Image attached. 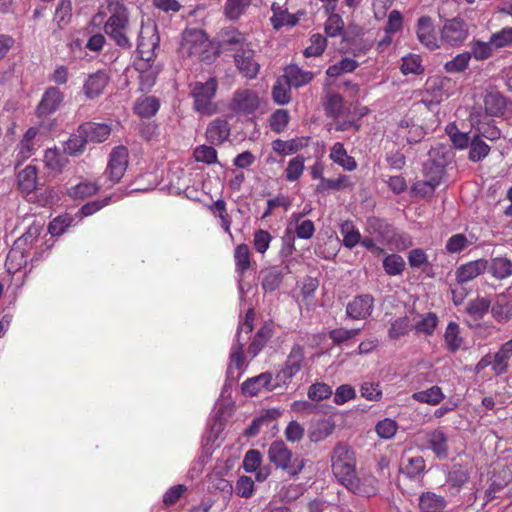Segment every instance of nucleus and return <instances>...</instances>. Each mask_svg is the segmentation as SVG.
Listing matches in <instances>:
<instances>
[{
  "instance_id": "obj_1",
  "label": "nucleus",
  "mask_w": 512,
  "mask_h": 512,
  "mask_svg": "<svg viewBox=\"0 0 512 512\" xmlns=\"http://www.w3.org/2000/svg\"><path fill=\"white\" fill-rule=\"evenodd\" d=\"M108 9L111 15L104 26L105 33L116 45L130 49L132 45L127 35L129 30L127 9L118 0H109Z\"/></svg>"
},
{
  "instance_id": "obj_2",
  "label": "nucleus",
  "mask_w": 512,
  "mask_h": 512,
  "mask_svg": "<svg viewBox=\"0 0 512 512\" xmlns=\"http://www.w3.org/2000/svg\"><path fill=\"white\" fill-rule=\"evenodd\" d=\"M212 43L202 29L187 28L182 33L179 54L182 58H197L199 61H210L212 56Z\"/></svg>"
},
{
  "instance_id": "obj_3",
  "label": "nucleus",
  "mask_w": 512,
  "mask_h": 512,
  "mask_svg": "<svg viewBox=\"0 0 512 512\" xmlns=\"http://www.w3.org/2000/svg\"><path fill=\"white\" fill-rule=\"evenodd\" d=\"M331 470L337 481L345 486L356 475L355 451L345 443H337L331 453Z\"/></svg>"
},
{
  "instance_id": "obj_4",
  "label": "nucleus",
  "mask_w": 512,
  "mask_h": 512,
  "mask_svg": "<svg viewBox=\"0 0 512 512\" xmlns=\"http://www.w3.org/2000/svg\"><path fill=\"white\" fill-rule=\"evenodd\" d=\"M268 457L277 468L285 470L289 475H298L304 463L298 457H293L292 451L283 441H275L270 445Z\"/></svg>"
},
{
  "instance_id": "obj_5",
  "label": "nucleus",
  "mask_w": 512,
  "mask_h": 512,
  "mask_svg": "<svg viewBox=\"0 0 512 512\" xmlns=\"http://www.w3.org/2000/svg\"><path fill=\"white\" fill-rule=\"evenodd\" d=\"M468 36L469 25L462 17L444 20L440 30V41L443 46L460 47Z\"/></svg>"
},
{
  "instance_id": "obj_6",
  "label": "nucleus",
  "mask_w": 512,
  "mask_h": 512,
  "mask_svg": "<svg viewBox=\"0 0 512 512\" xmlns=\"http://www.w3.org/2000/svg\"><path fill=\"white\" fill-rule=\"evenodd\" d=\"M190 87V94L194 99V109L205 115L213 114L215 109L212 100L216 94L217 81L214 78H210L204 83L195 82Z\"/></svg>"
},
{
  "instance_id": "obj_7",
  "label": "nucleus",
  "mask_w": 512,
  "mask_h": 512,
  "mask_svg": "<svg viewBox=\"0 0 512 512\" xmlns=\"http://www.w3.org/2000/svg\"><path fill=\"white\" fill-rule=\"evenodd\" d=\"M228 108L237 115L253 120L256 112V91L247 88L237 89L229 102Z\"/></svg>"
},
{
  "instance_id": "obj_8",
  "label": "nucleus",
  "mask_w": 512,
  "mask_h": 512,
  "mask_svg": "<svg viewBox=\"0 0 512 512\" xmlns=\"http://www.w3.org/2000/svg\"><path fill=\"white\" fill-rule=\"evenodd\" d=\"M485 114L491 117L512 116V101L496 90L487 91L483 96Z\"/></svg>"
},
{
  "instance_id": "obj_9",
  "label": "nucleus",
  "mask_w": 512,
  "mask_h": 512,
  "mask_svg": "<svg viewBox=\"0 0 512 512\" xmlns=\"http://www.w3.org/2000/svg\"><path fill=\"white\" fill-rule=\"evenodd\" d=\"M399 473L408 480L419 483L426 473V461L420 455L404 452L400 458Z\"/></svg>"
},
{
  "instance_id": "obj_10",
  "label": "nucleus",
  "mask_w": 512,
  "mask_h": 512,
  "mask_svg": "<svg viewBox=\"0 0 512 512\" xmlns=\"http://www.w3.org/2000/svg\"><path fill=\"white\" fill-rule=\"evenodd\" d=\"M160 37L157 33V27H141L138 36L137 52L142 60L151 61L154 57V51L158 48Z\"/></svg>"
},
{
  "instance_id": "obj_11",
  "label": "nucleus",
  "mask_w": 512,
  "mask_h": 512,
  "mask_svg": "<svg viewBox=\"0 0 512 512\" xmlns=\"http://www.w3.org/2000/svg\"><path fill=\"white\" fill-rule=\"evenodd\" d=\"M129 153L124 146L113 148L109 156L106 173L113 183H117L123 177L128 167Z\"/></svg>"
},
{
  "instance_id": "obj_12",
  "label": "nucleus",
  "mask_w": 512,
  "mask_h": 512,
  "mask_svg": "<svg viewBox=\"0 0 512 512\" xmlns=\"http://www.w3.org/2000/svg\"><path fill=\"white\" fill-rule=\"evenodd\" d=\"M422 449L431 450L439 459L448 456V437L441 428L425 433L422 438Z\"/></svg>"
},
{
  "instance_id": "obj_13",
  "label": "nucleus",
  "mask_w": 512,
  "mask_h": 512,
  "mask_svg": "<svg viewBox=\"0 0 512 512\" xmlns=\"http://www.w3.org/2000/svg\"><path fill=\"white\" fill-rule=\"evenodd\" d=\"M374 297L371 294L355 296L346 306V315L353 320L367 319L374 309Z\"/></svg>"
},
{
  "instance_id": "obj_14",
  "label": "nucleus",
  "mask_w": 512,
  "mask_h": 512,
  "mask_svg": "<svg viewBox=\"0 0 512 512\" xmlns=\"http://www.w3.org/2000/svg\"><path fill=\"white\" fill-rule=\"evenodd\" d=\"M416 34L419 42L431 51L440 48L442 45L440 36L438 37L433 21L429 16H422L418 19Z\"/></svg>"
},
{
  "instance_id": "obj_15",
  "label": "nucleus",
  "mask_w": 512,
  "mask_h": 512,
  "mask_svg": "<svg viewBox=\"0 0 512 512\" xmlns=\"http://www.w3.org/2000/svg\"><path fill=\"white\" fill-rule=\"evenodd\" d=\"M234 58L236 66L243 76L250 79L256 76L255 51L252 43H246L242 48L237 49Z\"/></svg>"
},
{
  "instance_id": "obj_16",
  "label": "nucleus",
  "mask_w": 512,
  "mask_h": 512,
  "mask_svg": "<svg viewBox=\"0 0 512 512\" xmlns=\"http://www.w3.org/2000/svg\"><path fill=\"white\" fill-rule=\"evenodd\" d=\"M254 327V309H248L246 313L245 322L240 325L239 331L237 334V343L232 347L231 351V363L236 366V368L240 369L244 362L242 348L244 343L241 341L242 333L250 334L253 331Z\"/></svg>"
},
{
  "instance_id": "obj_17",
  "label": "nucleus",
  "mask_w": 512,
  "mask_h": 512,
  "mask_svg": "<svg viewBox=\"0 0 512 512\" xmlns=\"http://www.w3.org/2000/svg\"><path fill=\"white\" fill-rule=\"evenodd\" d=\"M63 100L64 94L59 88L54 86L47 88L36 108V114L42 117L54 113Z\"/></svg>"
},
{
  "instance_id": "obj_18",
  "label": "nucleus",
  "mask_w": 512,
  "mask_h": 512,
  "mask_svg": "<svg viewBox=\"0 0 512 512\" xmlns=\"http://www.w3.org/2000/svg\"><path fill=\"white\" fill-rule=\"evenodd\" d=\"M487 268L488 260L484 258L469 261L456 269V280L461 285L466 284L483 274Z\"/></svg>"
},
{
  "instance_id": "obj_19",
  "label": "nucleus",
  "mask_w": 512,
  "mask_h": 512,
  "mask_svg": "<svg viewBox=\"0 0 512 512\" xmlns=\"http://www.w3.org/2000/svg\"><path fill=\"white\" fill-rule=\"evenodd\" d=\"M344 487L356 495L371 497L378 492V480L373 475H365L362 478L355 475Z\"/></svg>"
},
{
  "instance_id": "obj_20",
  "label": "nucleus",
  "mask_w": 512,
  "mask_h": 512,
  "mask_svg": "<svg viewBox=\"0 0 512 512\" xmlns=\"http://www.w3.org/2000/svg\"><path fill=\"white\" fill-rule=\"evenodd\" d=\"M82 131L85 138H87V143H103L105 142L109 136L111 135L112 128L110 125L106 123H98V122H84L78 126Z\"/></svg>"
},
{
  "instance_id": "obj_21",
  "label": "nucleus",
  "mask_w": 512,
  "mask_h": 512,
  "mask_svg": "<svg viewBox=\"0 0 512 512\" xmlns=\"http://www.w3.org/2000/svg\"><path fill=\"white\" fill-rule=\"evenodd\" d=\"M366 231L376 237V240L385 243L392 239L394 235L393 227L384 219L378 217H369L366 222Z\"/></svg>"
},
{
  "instance_id": "obj_22",
  "label": "nucleus",
  "mask_w": 512,
  "mask_h": 512,
  "mask_svg": "<svg viewBox=\"0 0 512 512\" xmlns=\"http://www.w3.org/2000/svg\"><path fill=\"white\" fill-rule=\"evenodd\" d=\"M230 126L226 119L216 118L206 129V139L211 145H220L228 139Z\"/></svg>"
},
{
  "instance_id": "obj_23",
  "label": "nucleus",
  "mask_w": 512,
  "mask_h": 512,
  "mask_svg": "<svg viewBox=\"0 0 512 512\" xmlns=\"http://www.w3.org/2000/svg\"><path fill=\"white\" fill-rule=\"evenodd\" d=\"M511 358L512 338L503 343L493 357L492 371L495 376H501L508 372Z\"/></svg>"
},
{
  "instance_id": "obj_24",
  "label": "nucleus",
  "mask_w": 512,
  "mask_h": 512,
  "mask_svg": "<svg viewBox=\"0 0 512 512\" xmlns=\"http://www.w3.org/2000/svg\"><path fill=\"white\" fill-rule=\"evenodd\" d=\"M303 361L304 348L296 344L292 347L285 362V366L281 371L283 378L286 380L295 376L301 370Z\"/></svg>"
},
{
  "instance_id": "obj_25",
  "label": "nucleus",
  "mask_w": 512,
  "mask_h": 512,
  "mask_svg": "<svg viewBox=\"0 0 512 512\" xmlns=\"http://www.w3.org/2000/svg\"><path fill=\"white\" fill-rule=\"evenodd\" d=\"M244 37L238 31L233 29H222L218 35V51H231L242 48L246 43H244Z\"/></svg>"
},
{
  "instance_id": "obj_26",
  "label": "nucleus",
  "mask_w": 512,
  "mask_h": 512,
  "mask_svg": "<svg viewBox=\"0 0 512 512\" xmlns=\"http://www.w3.org/2000/svg\"><path fill=\"white\" fill-rule=\"evenodd\" d=\"M446 499L432 491L423 492L419 496L418 508L421 512H445Z\"/></svg>"
},
{
  "instance_id": "obj_27",
  "label": "nucleus",
  "mask_w": 512,
  "mask_h": 512,
  "mask_svg": "<svg viewBox=\"0 0 512 512\" xmlns=\"http://www.w3.org/2000/svg\"><path fill=\"white\" fill-rule=\"evenodd\" d=\"M109 82L108 75L103 71H97L89 75L83 85V91L87 98L94 99L102 94L104 88Z\"/></svg>"
},
{
  "instance_id": "obj_28",
  "label": "nucleus",
  "mask_w": 512,
  "mask_h": 512,
  "mask_svg": "<svg viewBox=\"0 0 512 512\" xmlns=\"http://www.w3.org/2000/svg\"><path fill=\"white\" fill-rule=\"evenodd\" d=\"M87 144V138L77 127L76 131L63 143V152L71 157H79L85 152Z\"/></svg>"
},
{
  "instance_id": "obj_29",
  "label": "nucleus",
  "mask_w": 512,
  "mask_h": 512,
  "mask_svg": "<svg viewBox=\"0 0 512 512\" xmlns=\"http://www.w3.org/2000/svg\"><path fill=\"white\" fill-rule=\"evenodd\" d=\"M443 337L445 348L450 353H456L463 347L464 338L461 335V328L458 323L449 322Z\"/></svg>"
},
{
  "instance_id": "obj_30",
  "label": "nucleus",
  "mask_w": 512,
  "mask_h": 512,
  "mask_svg": "<svg viewBox=\"0 0 512 512\" xmlns=\"http://www.w3.org/2000/svg\"><path fill=\"white\" fill-rule=\"evenodd\" d=\"M283 76L295 88L309 84L314 78V74L311 71H305L297 65H288L284 70Z\"/></svg>"
},
{
  "instance_id": "obj_31",
  "label": "nucleus",
  "mask_w": 512,
  "mask_h": 512,
  "mask_svg": "<svg viewBox=\"0 0 512 512\" xmlns=\"http://www.w3.org/2000/svg\"><path fill=\"white\" fill-rule=\"evenodd\" d=\"M330 159L341 166L344 170L353 171L357 168V162L354 157L348 155L344 145L336 142L330 150Z\"/></svg>"
},
{
  "instance_id": "obj_32",
  "label": "nucleus",
  "mask_w": 512,
  "mask_h": 512,
  "mask_svg": "<svg viewBox=\"0 0 512 512\" xmlns=\"http://www.w3.org/2000/svg\"><path fill=\"white\" fill-rule=\"evenodd\" d=\"M326 115L333 119L344 118L349 110L344 107V99L338 93H329L324 103Z\"/></svg>"
},
{
  "instance_id": "obj_33",
  "label": "nucleus",
  "mask_w": 512,
  "mask_h": 512,
  "mask_svg": "<svg viewBox=\"0 0 512 512\" xmlns=\"http://www.w3.org/2000/svg\"><path fill=\"white\" fill-rule=\"evenodd\" d=\"M294 224V231L298 238L308 240L315 233L314 222L310 219H303L302 213H293L290 218V225Z\"/></svg>"
},
{
  "instance_id": "obj_34",
  "label": "nucleus",
  "mask_w": 512,
  "mask_h": 512,
  "mask_svg": "<svg viewBox=\"0 0 512 512\" xmlns=\"http://www.w3.org/2000/svg\"><path fill=\"white\" fill-rule=\"evenodd\" d=\"M487 270L497 280L507 279L512 276V261L506 257L492 258Z\"/></svg>"
},
{
  "instance_id": "obj_35",
  "label": "nucleus",
  "mask_w": 512,
  "mask_h": 512,
  "mask_svg": "<svg viewBox=\"0 0 512 512\" xmlns=\"http://www.w3.org/2000/svg\"><path fill=\"white\" fill-rule=\"evenodd\" d=\"M67 156L57 148L47 149L44 155V162L51 171L61 173L69 164Z\"/></svg>"
},
{
  "instance_id": "obj_36",
  "label": "nucleus",
  "mask_w": 512,
  "mask_h": 512,
  "mask_svg": "<svg viewBox=\"0 0 512 512\" xmlns=\"http://www.w3.org/2000/svg\"><path fill=\"white\" fill-rule=\"evenodd\" d=\"M335 424L330 419H320L313 422L309 429V438L312 442H319L330 436Z\"/></svg>"
},
{
  "instance_id": "obj_37",
  "label": "nucleus",
  "mask_w": 512,
  "mask_h": 512,
  "mask_svg": "<svg viewBox=\"0 0 512 512\" xmlns=\"http://www.w3.org/2000/svg\"><path fill=\"white\" fill-rule=\"evenodd\" d=\"M291 85L284 76H280L272 87V99L278 105L288 104L291 100Z\"/></svg>"
},
{
  "instance_id": "obj_38",
  "label": "nucleus",
  "mask_w": 512,
  "mask_h": 512,
  "mask_svg": "<svg viewBox=\"0 0 512 512\" xmlns=\"http://www.w3.org/2000/svg\"><path fill=\"white\" fill-rule=\"evenodd\" d=\"M491 307V301L488 297H477L470 300L466 306V313L475 321L483 319Z\"/></svg>"
},
{
  "instance_id": "obj_39",
  "label": "nucleus",
  "mask_w": 512,
  "mask_h": 512,
  "mask_svg": "<svg viewBox=\"0 0 512 512\" xmlns=\"http://www.w3.org/2000/svg\"><path fill=\"white\" fill-rule=\"evenodd\" d=\"M100 186L95 182L83 181L67 189L70 198L85 199L98 193Z\"/></svg>"
},
{
  "instance_id": "obj_40",
  "label": "nucleus",
  "mask_w": 512,
  "mask_h": 512,
  "mask_svg": "<svg viewBox=\"0 0 512 512\" xmlns=\"http://www.w3.org/2000/svg\"><path fill=\"white\" fill-rule=\"evenodd\" d=\"M18 186L26 192L31 193L37 188V169L35 166L29 165L18 173Z\"/></svg>"
},
{
  "instance_id": "obj_41",
  "label": "nucleus",
  "mask_w": 512,
  "mask_h": 512,
  "mask_svg": "<svg viewBox=\"0 0 512 512\" xmlns=\"http://www.w3.org/2000/svg\"><path fill=\"white\" fill-rule=\"evenodd\" d=\"M445 173V163L435 159H428L423 165L424 177L435 185H439Z\"/></svg>"
},
{
  "instance_id": "obj_42",
  "label": "nucleus",
  "mask_w": 512,
  "mask_h": 512,
  "mask_svg": "<svg viewBox=\"0 0 512 512\" xmlns=\"http://www.w3.org/2000/svg\"><path fill=\"white\" fill-rule=\"evenodd\" d=\"M283 280V270L279 267H270L263 271L262 288L265 292L275 291Z\"/></svg>"
},
{
  "instance_id": "obj_43",
  "label": "nucleus",
  "mask_w": 512,
  "mask_h": 512,
  "mask_svg": "<svg viewBox=\"0 0 512 512\" xmlns=\"http://www.w3.org/2000/svg\"><path fill=\"white\" fill-rule=\"evenodd\" d=\"M489 152L490 146L480 138V135H473L469 143V160L479 162L486 158Z\"/></svg>"
},
{
  "instance_id": "obj_44",
  "label": "nucleus",
  "mask_w": 512,
  "mask_h": 512,
  "mask_svg": "<svg viewBox=\"0 0 512 512\" xmlns=\"http://www.w3.org/2000/svg\"><path fill=\"white\" fill-rule=\"evenodd\" d=\"M340 233L343 236V245L346 248H354L361 240V234L352 221H344L340 225Z\"/></svg>"
},
{
  "instance_id": "obj_45",
  "label": "nucleus",
  "mask_w": 512,
  "mask_h": 512,
  "mask_svg": "<svg viewBox=\"0 0 512 512\" xmlns=\"http://www.w3.org/2000/svg\"><path fill=\"white\" fill-rule=\"evenodd\" d=\"M309 42V46H307L303 51L305 58L321 56L326 50L328 44L327 38L320 33L312 34Z\"/></svg>"
},
{
  "instance_id": "obj_46",
  "label": "nucleus",
  "mask_w": 512,
  "mask_h": 512,
  "mask_svg": "<svg viewBox=\"0 0 512 512\" xmlns=\"http://www.w3.org/2000/svg\"><path fill=\"white\" fill-rule=\"evenodd\" d=\"M412 398L420 403L437 405L445 398V395L439 386H432L427 390L413 393Z\"/></svg>"
},
{
  "instance_id": "obj_47",
  "label": "nucleus",
  "mask_w": 512,
  "mask_h": 512,
  "mask_svg": "<svg viewBox=\"0 0 512 512\" xmlns=\"http://www.w3.org/2000/svg\"><path fill=\"white\" fill-rule=\"evenodd\" d=\"M473 128L476 131L474 135H480L481 139L486 138L488 140L494 141L499 139L501 136L500 129L495 125L494 121L491 120H478L477 122L473 123Z\"/></svg>"
},
{
  "instance_id": "obj_48",
  "label": "nucleus",
  "mask_w": 512,
  "mask_h": 512,
  "mask_svg": "<svg viewBox=\"0 0 512 512\" xmlns=\"http://www.w3.org/2000/svg\"><path fill=\"white\" fill-rule=\"evenodd\" d=\"M383 268L387 275L398 276L401 275L405 269V261L399 254H388L383 259Z\"/></svg>"
},
{
  "instance_id": "obj_49",
  "label": "nucleus",
  "mask_w": 512,
  "mask_h": 512,
  "mask_svg": "<svg viewBox=\"0 0 512 512\" xmlns=\"http://www.w3.org/2000/svg\"><path fill=\"white\" fill-rule=\"evenodd\" d=\"M413 325L410 323V320L407 316L399 317L395 319L388 330V336L392 340H398L401 337L407 335Z\"/></svg>"
},
{
  "instance_id": "obj_50",
  "label": "nucleus",
  "mask_w": 512,
  "mask_h": 512,
  "mask_svg": "<svg viewBox=\"0 0 512 512\" xmlns=\"http://www.w3.org/2000/svg\"><path fill=\"white\" fill-rule=\"evenodd\" d=\"M289 121L290 114L286 109L275 110L268 120L270 129L277 134L282 133L286 129Z\"/></svg>"
},
{
  "instance_id": "obj_51",
  "label": "nucleus",
  "mask_w": 512,
  "mask_h": 512,
  "mask_svg": "<svg viewBox=\"0 0 512 512\" xmlns=\"http://www.w3.org/2000/svg\"><path fill=\"white\" fill-rule=\"evenodd\" d=\"M438 325V317L434 312H428L425 315L421 316V319L418 320L413 327L418 333H422L425 335H432Z\"/></svg>"
},
{
  "instance_id": "obj_52",
  "label": "nucleus",
  "mask_w": 512,
  "mask_h": 512,
  "mask_svg": "<svg viewBox=\"0 0 512 512\" xmlns=\"http://www.w3.org/2000/svg\"><path fill=\"white\" fill-rule=\"evenodd\" d=\"M302 148L301 143L297 139L281 140L276 139L272 142V149L280 156H288L297 153Z\"/></svg>"
},
{
  "instance_id": "obj_53",
  "label": "nucleus",
  "mask_w": 512,
  "mask_h": 512,
  "mask_svg": "<svg viewBox=\"0 0 512 512\" xmlns=\"http://www.w3.org/2000/svg\"><path fill=\"white\" fill-rule=\"evenodd\" d=\"M471 60V53L462 52L457 54L452 60L447 61L444 65V69L448 73H461L464 72L469 65Z\"/></svg>"
},
{
  "instance_id": "obj_54",
  "label": "nucleus",
  "mask_w": 512,
  "mask_h": 512,
  "mask_svg": "<svg viewBox=\"0 0 512 512\" xmlns=\"http://www.w3.org/2000/svg\"><path fill=\"white\" fill-rule=\"evenodd\" d=\"M361 332L360 328L346 329L343 327L335 328L329 331L328 337L332 343L336 346H340L343 343L354 338Z\"/></svg>"
},
{
  "instance_id": "obj_55",
  "label": "nucleus",
  "mask_w": 512,
  "mask_h": 512,
  "mask_svg": "<svg viewBox=\"0 0 512 512\" xmlns=\"http://www.w3.org/2000/svg\"><path fill=\"white\" fill-rule=\"evenodd\" d=\"M350 186H352V184L349 182V177L346 175H340L336 179L321 178L316 190L317 192H324L327 190H340Z\"/></svg>"
},
{
  "instance_id": "obj_56",
  "label": "nucleus",
  "mask_w": 512,
  "mask_h": 512,
  "mask_svg": "<svg viewBox=\"0 0 512 512\" xmlns=\"http://www.w3.org/2000/svg\"><path fill=\"white\" fill-rule=\"evenodd\" d=\"M193 156L197 162H202L207 165L217 163V151L212 146L199 145L194 149Z\"/></svg>"
},
{
  "instance_id": "obj_57",
  "label": "nucleus",
  "mask_w": 512,
  "mask_h": 512,
  "mask_svg": "<svg viewBox=\"0 0 512 512\" xmlns=\"http://www.w3.org/2000/svg\"><path fill=\"white\" fill-rule=\"evenodd\" d=\"M304 162H305V159L303 156L298 155V156L292 158L288 162V165L285 169L286 180H288L290 182L298 180L304 171V168H305Z\"/></svg>"
},
{
  "instance_id": "obj_58",
  "label": "nucleus",
  "mask_w": 512,
  "mask_h": 512,
  "mask_svg": "<svg viewBox=\"0 0 512 512\" xmlns=\"http://www.w3.org/2000/svg\"><path fill=\"white\" fill-rule=\"evenodd\" d=\"M493 318L499 323H507L512 318V304L508 301H497L491 307Z\"/></svg>"
},
{
  "instance_id": "obj_59",
  "label": "nucleus",
  "mask_w": 512,
  "mask_h": 512,
  "mask_svg": "<svg viewBox=\"0 0 512 512\" xmlns=\"http://www.w3.org/2000/svg\"><path fill=\"white\" fill-rule=\"evenodd\" d=\"M325 33L329 37L340 36L344 31V21L339 14L331 12L325 22Z\"/></svg>"
},
{
  "instance_id": "obj_60",
  "label": "nucleus",
  "mask_w": 512,
  "mask_h": 512,
  "mask_svg": "<svg viewBox=\"0 0 512 512\" xmlns=\"http://www.w3.org/2000/svg\"><path fill=\"white\" fill-rule=\"evenodd\" d=\"M159 109V102L155 97H146L138 101L135 106V111L142 117L154 116Z\"/></svg>"
},
{
  "instance_id": "obj_61",
  "label": "nucleus",
  "mask_w": 512,
  "mask_h": 512,
  "mask_svg": "<svg viewBox=\"0 0 512 512\" xmlns=\"http://www.w3.org/2000/svg\"><path fill=\"white\" fill-rule=\"evenodd\" d=\"M446 132L456 148L464 149L469 146L471 141L469 133L460 132L455 124L448 125Z\"/></svg>"
},
{
  "instance_id": "obj_62",
  "label": "nucleus",
  "mask_w": 512,
  "mask_h": 512,
  "mask_svg": "<svg viewBox=\"0 0 512 512\" xmlns=\"http://www.w3.org/2000/svg\"><path fill=\"white\" fill-rule=\"evenodd\" d=\"M307 395L310 400L319 402L332 395V388L324 382H316L309 387Z\"/></svg>"
},
{
  "instance_id": "obj_63",
  "label": "nucleus",
  "mask_w": 512,
  "mask_h": 512,
  "mask_svg": "<svg viewBox=\"0 0 512 512\" xmlns=\"http://www.w3.org/2000/svg\"><path fill=\"white\" fill-rule=\"evenodd\" d=\"M492 43L489 42H483L480 40H474L471 43V57H474L476 60H485L488 59L493 52L492 49Z\"/></svg>"
},
{
  "instance_id": "obj_64",
  "label": "nucleus",
  "mask_w": 512,
  "mask_h": 512,
  "mask_svg": "<svg viewBox=\"0 0 512 512\" xmlns=\"http://www.w3.org/2000/svg\"><path fill=\"white\" fill-rule=\"evenodd\" d=\"M250 3L251 0H227L225 14L231 20L238 19Z\"/></svg>"
}]
</instances>
